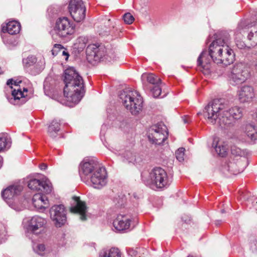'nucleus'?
<instances>
[{
	"label": "nucleus",
	"mask_w": 257,
	"mask_h": 257,
	"mask_svg": "<svg viewBox=\"0 0 257 257\" xmlns=\"http://www.w3.org/2000/svg\"><path fill=\"white\" fill-rule=\"evenodd\" d=\"M228 102L224 99H214L205 107L204 116L212 124L227 127L243 115L242 108L235 106L228 109Z\"/></svg>",
	"instance_id": "1"
},
{
	"label": "nucleus",
	"mask_w": 257,
	"mask_h": 257,
	"mask_svg": "<svg viewBox=\"0 0 257 257\" xmlns=\"http://www.w3.org/2000/svg\"><path fill=\"white\" fill-rule=\"evenodd\" d=\"M63 80L65 84L64 88L65 97L68 101L78 103L85 93L82 77L73 67H70L65 70Z\"/></svg>",
	"instance_id": "2"
},
{
	"label": "nucleus",
	"mask_w": 257,
	"mask_h": 257,
	"mask_svg": "<svg viewBox=\"0 0 257 257\" xmlns=\"http://www.w3.org/2000/svg\"><path fill=\"white\" fill-rule=\"evenodd\" d=\"M229 38L228 34L224 33L222 38L216 39L210 45L208 52L214 63L227 66L233 62L234 55L228 47Z\"/></svg>",
	"instance_id": "3"
},
{
	"label": "nucleus",
	"mask_w": 257,
	"mask_h": 257,
	"mask_svg": "<svg viewBox=\"0 0 257 257\" xmlns=\"http://www.w3.org/2000/svg\"><path fill=\"white\" fill-rule=\"evenodd\" d=\"M119 98L124 107L130 111L132 114L137 115L142 110V98L138 95L137 92L134 91H121Z\"/></svg>",
	"instance_id": "4"
},
{
	"label": "nucleus",
	"mask_w": 257,
	"mask_h": 257,
	"mask_svg": "<svg viewBox=\"0 0 257 257\" xmlns=\"http://www.w3.org/2000/svg\"><path fill=\"white\" fill-rule=\"evenodd\" d=\"M230 83L236 85L244 82L249 76L247 66L242 63L234 64L230 69L228 74Z\"/></svg>",
	"instance_id": "5"
},
{
	"label": "nucleus",
	"mask_w": 257,
	"mask_h": 257,
	"mask_svg": "<svg viewBox=\"0 0 257 257\" xmlns=\"http://www.w3.org/2000/svg\"><path fill=\"white\" fill-rule=\"evenodd\" d=\"M74 26L71 23L68 18H59L56 22L54 28V34L61 38H67L74 34Z\"/></svg>",
	"instance_id": "6"
},
{
	"label": "nucleus",
	"mask_w": 257,
	"mask_h": 257,
	"mask_svg": "<svg viewBox=\"0 0 257 257\" xmlns=\"http://www.w3.org/2000/svg\"><path fill=\"white\" fill-rule=\"evenodd\" d=\"M151 183L157 188H163L169 186L170 181L166 171L161 167L154 168L150 173Z\"/></svg>",
	"instance_id": "7"
},
{
	"label": "nucleus",
	"mask_w": 257,
	"mask_h": 257,
	"mask_svg": "<svg viewBox=\"0 0 257 257\" xmlns=\"http://www.w3.org/2000/svg\"><path fill=\"white\" fill-rule=\"evenodd\" d=\"M86 59L91 64H95L102 58L106 57L107 51L103 45L92 44L89 45L86 49Z\"/></svg>",
	"instance_id": "8"
},
{
	"label": "nucleus",
	"mask_w": 257,
	"mask_h": 257,
	"mask_svg": "<svg viewBox=\"0 0 257 257\" xmlns=\"http://www.w3.org/2000/svg\"><path fill=\"white\" fill-rule=\"evenodd\" d=\"M167 127L162 123L152 125L149 130L148 139L153 144L161 145L167 138Z\"/></svg>",
	"instance_id": "9"
},
{
	"label": "nucleus",
	"mask_w": 257,
	"mask_h": 257,
	"mask_svg": "<svg viewBox=\"0 0 257 257\" xmlns=\"http://www.w3.org/2000/svg\"><path fill=\"white\" fill-rule=\"evenodd\" d=\"M68 10L72 18L77 22H81L85 17L86 8L82 0H71Z\"/></svg>",
	"instance_id": "10"
},
{
	"label": "nucleus",
	"mask_w": 257,
	"mask_h": 257,
	"mask_svg": "<svg viewBox=\"0 0 257 257\" xmlns=\"http://www.w3.org/2000/svg\"><path fill=\"white\" fill-rule=\"evenodd\" d=\"M50 217L55 225L60 227L66 222V210L62 204L55 205L50 209Z\"/></svg>",
	"instance_id": "11"
},
{
	"label": "nucleus",
	"mask_w": 257,
	"mask_h": 257,
	"mask_svg": "<svg viewBox=\"0 0 257 257\" xmlns=\"http://www.w3.org/2000/svg\"><path fill=\"white\" fill-rule=\"evenodd\" d=\"M94 188L101 189L107 183V173L104 167H99L89 178Z\"/></svg>",
	"instance_id": "12"
},
{
	"label": "nucleus",
	"mask_w": 257,
	"mask_h": 257,
	"mask_svg": "<svg viewBox=\"0 0 257 257\" xmlns=\"http://www.w3.org/2000/svg\"><path fill=\"white\" fill-rule=\"evenodd\" d=\"M99 167L93 160L81 162L79 166V174L82 180L85 182H89L91 175Z\"/></svg>",
	"instance_id": "13"
},
{
	"label": "nucleus",
	"mask_w": 257,
	"mask_h": 257,
	"mask_svg": "<svg viewBox=\"0 0 257 257\" xmlns=\"http://www.w3.org/2000/svg\"><path fill=\"white\" fill-rule=\"evenodd\" d=\"M73 203L70 208L71 212L79 214L80 219L82 221L86 220V213L87 207L84 202L82 201L79 197L74 196L73 197Z\"/></svg>",
	"instance_id": "14"
},
{
	"label": "nucleus",
	"mask_w": 257,
	"mask_h": 257,
	"mask_svg": "<svg viewBox=\"0 0 257 257\" xmlns=\"http://www.w3.org/2000/svg\"><path fill=\"white\" fill-rule=\"evenodd\" d=\"M113 225L116 230L123 231L134 228L135 224L129 216L126 215L119 214L113 222Z\"/></svg>",
	"instance_id": "15"
},
{
	"label": "nucleus",
	"mask_w": 257,
	"mask_h": 257,
	"mask_svg": "<svg viewBox=\"0 0 257 257\" xmlns=\"http://www.w3.org/2000/svg\"><path fill=\"white\" fill-rule=\"evenodd\" d=\"M28 186L32 190L41 191L46 194L50 193L52 191V187L48 181L36 179H31L28 182Z\"/></svg>",
	"instance_id": "16"
},
{
	"label": "nucleus",
	"mask_w": 257,
	"mask_h": 257,
	"mask_svg": "<svg viewBox=\"0 0 257 257\" xmlns=\"http://www.w3.org/2000/svg\"><path fill=\"white\" fill-rule=\"evenodd\" d=\"M46 220L38 216H33L30 221L28 230L35 234H39L44 231Z\"/></svg>",
	"instance_id": "17"
},
{
	"label": "nucleus",
	"mask_w": 257,
	"mask_h": 257,
	"mask_svg": "<svg viewBox=\"0 0 257 257\" xmlns=\"http://www.w3.org/2000/svg\"><path fill=\"white\" fill-rule=\"evenodd\" d=\"M212 59V57L209 54L208 51L204 50L200 54L197 60V66L205 71L204 73H208L211 69V65Z\"/></svg>",
	"instance_id": "18"
},
{
	"label": "nucleus",
	"mask_w": 257,
	"mask_h": 257,
	"mask_svg": "<svg viewBox=\"0 0 257 257\" xmlns=\"http://www.w3.org/2000/svg\"><path fill=\"white\" fill-rule=\"evenodd\" d=\"M247 166V160L246 158L234 161L229 162L225 167L224 169L230 173L236 175L242 172Z\"/></svg>",
	"instance_id": "19"
},
{
	"label": "nucleus",
	"mask_w": 257,
	"mask_h": 257,
	"mask_svg": "<svg viewBox=\"0 0 257 257\" xmlns=\"http://www.w3.org/2000/svg\"><path fill=\"white\" fill-rule=\"evenodd\" d=\"M23 190V186L19 184L11 185L2 192L3 198L7 202L19 195Z\"/></svg>",
	"instance_id": "20"
},
{
	"label": "nucleus",
	"mask_w": 257,
	"mask_h": 257,
	"mask_svg": "<svg viewBox=\"0 0 257 257\" xmlns=\"http://www.w3.org/2000/svg\"><path fill=\"white\" fill-rule=\"evenodd\" d=\"M254 96L253 89L250 86H243L238 92V99L240 102H249Z\"/></svg>",
	"instance_id": "21"
},
{
	"label": "nucleus",
	"mask_w": 257,
	"mask_h": 257,
	"mask_svg": "<svg viewBox=\"0 0 257 257\" xmlns=\"http://www.w3.org/2000/svg\"><path fill=\"white\" fill-rule=\"evenodd\" d=\"M34 206L38 210H42L45 209L48 204L47 197L41 193L36 194L32 199Z\"/></svg>",
	"instance_id": "22"
},
{
	"label": "nucleus",
	"mask_w": 257,
	"mask_h": 257,
	"mask_svg": "<svg viewBox=\"0 0 257 257\" xmlns=\"http://www.w3.org/2000/svg\"><path fill=\"white\" fill-rule=\"evenodd\" d=\"M21 29V25L16 21L9 22L6 27L3 26L2 31L3 33H8L10 35H16L19 33Z\"/></svg>",
	"instance_id": "23"
},
{
	"label": "nucleus",
	"mask_w": 257,
	"mask_h": 257,
	"mask_svg": "<svg viewBox=\"0 0 257 257\" xmlns=\"http://www.w3.org/2000/svg\"><path fill=\"white\" fill-rule=\"evenodd\" d=\"M12 95L13 98L10 100V102L14 105H20L26 102L24 99L25 95L22 90L18 88L12 91Z\"/></svg>",
	"instance_id": "24"
},
{
	"label": "nucleus",
	"mask_w": 257,
	"mask_h": 257,
	"mask_svg": "<svg viewBox=\"0 0 257 257\" xmlns=\"http://www.w3.org/2000/svg\"><path fill=\"white\" fill-rule=\"evenodd\" d=\"M60 123L56 120L52 121L51 124L48 126V133L49 136L53 138L57 137V133L60 130Z\"/></svg>",
	"instance_id": "25"
},
{
	"label": "nucleus",
	"mask_w": 257,
	"mask_h": 257,
	"mask_svg": "<svg viewBox=\"0 0 257 257\" xmlns=\"http://www.w3.org/2000/svg\"><path fill=\"white\" fill-rule=\"evenodd\" d=\"M100 257H121L120 252L117 248L112 247L108 250H102L99 254Z\"/></svg>",
	"instance_id": "26"
},
{
	"label": "nucleus",
	"mask_w": 257,
	"mask_h": 257,
	"mask_svg": "<svg viewBox=\"0 0 257 257\" xmlns=\"http://www.w3.org/2000/svg\"><path fill=\"white\" fill-rule=\"evenodd\" d=\"M45 62L44 58H41L34 64L32 69H34L32 73L34 75L39 74L45 67Z\"/></svg>",
	"instance_id": "27"
},
{
	"label": "nucleus",
	"mask_w": 257,
	"mask_h": 257,
	"mask_svg": "<svg viewBox=\"0 0 257 257\" xmlns=\"http://www.w3.org/2000/svg\"><path fill=\"white\" fill-rule=\"evenodd\" d=\"M231 153L232 155L235 156H239L240 157H243L244 158H246L245 156L248 155V152L246 150H242L239 148L234 146L231 147Z\"/></svg>",
	"instance_id": "28"
},
{
	"label": "nucleus",
	"mask_w": 257,
	"mask_h": 257,
	"mask_svg": "<svg viewBox=\"0 0 257 257\" xmlns=\"http://www.w3.org/2000/svg\"><path fill=\"white\" fill-rule=\"evenodd\" d=\"M214 148L216 152L221 157H224L227 154L228 148L225 145H223L218 143L214 146Z\"/></svg>",
	"instance_id": "29"
},
{
	"label": "nucleus",
	"mask_w": 257,
	"mask_h": 257,
	"mask_svg": "<svg viewBox=\"0 0 257 257\" xmlns=\"http://www.w3.org/2000/svg\"><path fill=\"white\" fill-rule=\"evenodd\" d=\"M11 145L10 140L3 137H0V152L5 150L9 149Z\"/></svg>",
	"instance_id": "30"
},
{
	"label": "nucleus",
	"mask_w": 257,
	"mask_h": 257,
	"mask_svg": "<svg viewBox=\"0 0 257 257\" xmlns=\"http://www.w3.org/2000/svg\"><path fill=\"white\" fill-rule=\"evenodd\" d=\"M147 80L148 82L155 85L161 83V79L153 74H148L147 76Z\"/></svg>",
	"instance_id": "31"
},
{
	"label": "nucleus",
	"mask_w": 257,
	"mask_h": 257,
	"mask_svg": "<svg viewBox=\"0 0 257 257\" xmlns=\"http://www.w3.org/2000/svg\"><path fill=\"white\" fill-rule=\"evenodd\" d=\"M34 249L37 253L41 256L45 255L47 252V250L44 244H37Z\"/></svg>",
	"instance_id": "32"
},
{
	"label": "nucleus",
	"mask_w": 257,
	"mask_h": 257,
	"mask_svg": "<svg viewBox=\"0 0 257 257\" xmlns=\"http://www.w3.org/2000/svg\"><path fill=\"white\" fill-rule=\"evenodd\" d=\"M37 58L34 56H30L24 61L26 67H33L37 61Z\"/></svg>",
	"instance_id": "33"
},
{
	"label": "nucleus",
	"mask_w": 257,
	"mask_h": 257,
	"mask_svg": "<svg viewBox=\"0 0 257 257\" xmlns=\"http://www.w3.org/2000/svg\"><path fill=\"white\" fill-rule=\"evenodd\" d=\"M185 149L183 148H180L176 152V157L179 162H182L184 160Z\"/></svg>",
	"instance_id": "34"
},
{
	"label": "nucleus",
	"mask_w": 257,
	"mask_h": 257,
	"mask_svg": "<svg viewBox=\"0 0 257 257\" xmlns=\"http://www.w3.org/2000/svg\"><path fill=\"white\" fill-rule=\"evenodd\" d=\"M124 157L129 163H134L136 161V156L131 152H126Z\"/></svg>",
	"instance_id": "35"
},
{
	"label": "nucleus",
	"mask_w": 257,
	"mask_h": 257,
	"mask_svg": "<svg viewBox=\"0 0 257 257\" xmlns=\"http://www.w3.org/2000/svg\"><path fill=\"white\" fill-rule=\"evenodd\" d=\"M151 91L154 97L157 98L161 95V88L160 86L157 84L153 87V88L151 89Z\"/></svg>",
	"instance_id": "36"
},
{
	"label": "nucleus",
	"mask_w": 257,
	"mask_h": 257,
	"mask_svg": "<svg viewBox=\"0 0 257 257\" xmlns=\"http://www.w3.org/2000/svg\"><path fill=\"white\" fill-rule=\"evenodd\" d=\"M123 20L126 24H131L134 21V17L129 13L125 14L123 16Z\"/></svg>",
	"instance_id": "37"
},
{
	"label": "nucleus",
	"mask_w": 257,
	"mask_h": 257,
	"mask_svg": "<svg viewBox=\"0 0 257 257\" xmlns=\"http://www.w3.org/2000/svg\"><path fill=\"white\" fill-rule=\"evenodd\" d=\"M125 199L123 198H120L118 197L115 198L114 201L115 206L116 207L121 208L124 205Z\"/></svg>",
	"instance_id": "38"
},
{
	"label": "nucleus",
	"mask_w": 257,
	"mask_h": 257,
	"mask_svg": "<svg viewBox=\"0 0 257 257\" xmlns=\"http://www.w3.org/2000/svg\"><path fill=\"white\" fill-rule=\"evenodd\" d=\"M64 47L62 45L60 44H55L54 47L52 50V55L54 56H56L57 55L59 52H60L61 50H63Z\"/></svg>",
	"instance_id": "39"
},
{
	"label": "nucleus",
	"mask_w": 257,
	"mask_h": 257,
	"mask_svg": "<svg viewBox=\"0 0 257 257\" xmlns=\"http://www.w3.org/2000/svg\"><path fill=\"white\" fill-rule=\"evenodd\" d=\"M128 253L131 256L137 257V251L132 248H129L127 250Z\"/></svg>",
	"instance_id": "40"
},
{
	"label": "nucleus",
	"mask_w": 257,
	"mask_h": 257,
	"mask_svg": "<svg viewBox=\"0 0 257 257\" xmlns=\"http://www.w3.org/2000/svg\"><path fill=\"white\" fill-rule=\"evenodd\" d=\"M250 247L253 251L257 252V240L251 243Z\"/></svg>",
	"instance_id": "41"
},
{
	"label": "nucleus",
	"mask_w": 257,
	"mask_h": 257,
	"mask_svg": "<svg viewBox=\"0 0 257 257\" xmlns=\"http://www.w3.org/2000/svg\"><path fill=\"white\" fill-rule=\"evenodd\" d=\"M62 55L66 56V60L68 59V57L69 56L68 52H67L65 50H63L62 51Z\"/></svg>",
	"instance_id": "42"
},
{
	"label": "nucleus",
	"mask_w": 257,
	"mask_h": 257,
	"mask_svg": "<svg viewBox=\"0 0 257 257\" xmlns=\"http://www.w3.org/2000/svg\"><path fill=\"white\" fill-rule=\"evenodd\" d=\"M47 167V165L45 164H42L40 166V168L41 170H45Z\"/></svg>",
	"instance_id": "43"
},
{
	"label": "nucleus",
	"mask_w": 257,
	"mask_h": 257,
	"mask_svg": "<svg viewBox=\"0 0 257 257\" xmlns=\"http://www.w3.org/2000/svg\"><path fill=\"white\" fill-rule=\"evenodd\" d=\"M13 79H9V80L7 81V84L8 85H11V84H13V82H13Z\"/></svg>",
	"instance_id": "44"
},
{
	"label": "nucleus",
	"mask_w": 257,
	"mask_h": 257,
	"mask_svg": "<svg viewBox=\"0 0 257 257\" xmlns=\"http://www.w3.org/2000/svg\"><path fill=\"white\" fill-rule=\"evenodd\" d=\"M132 196H133L134 198H138L137 194L136 193H133Z\"/></svg>",
	"instance_id": "45"
},
{
	"label": "nucleus",
	"mask_w": 257,
	"mask_h": 257,
	"mask_svg": "<svg viewBox=\"0 0 257 257\" xmlns=\"http://www.w3.org/2000/svg\"><path fill=\"white\" fill-rule=\"evenodd\" d=\"M183 121L185 123H188L189 122L187 118H184Z\"/></svg>",
	"instance_id": "46"
},
{
	"label": "nucleus",
	"mask_w": 257,
	"mask_h": 257,
	"mask_svg": "<svg viewBox=\"0 0 257 257\" xmlns=\"http://www.w3.org/2000/svg\"><path fill=\"white\" fill-rule=\"evenodd\" d=\"M236 45H237V47L240 49L242 48V47H243V45H244V44H242V45H241L240 47H239L238 44H236Z\"/></svg>",
	"instance_id": "47"
},
{
	"label": "nucleus",
	"mask_w": 257,
	"mask_h": 257,
	"mask_svg": "<svg viewBox=\"0 0 257 257\" xmlns=\"http://www.w3.org/2000/svg\"><path fill=\"white\" fill-rule=\"evenodd\" d=\"M27 91H28V90H27V88H23V92H27Z\"/></svg>",
	"instance_id": "48"
},
{
	"label": "nucleus",
	"mask_w": 257,
	"mask_h": 257,
	"mask_svg": "<svg viewBox=\"0 0 257 257\" xmlns=\"http://www.w3.org/2000/svg\"><path fill=\"white\" fill-rule=\"evenodd\" d=\"M15 85H18L17 82L16 81H14V83H13Z\"/></svg>",
	"instance_id": "49"
},
{
	"label": "nucleus",
	"mask_w": 257,
	"mask_h": 257,
	"mask_svg": "<svg viewBox=\"0 0 257 257\" xmlns=\"http://www.w3.org/2000/svg\"><path fill=\"white\" fill-rule=\"evenodd\" d=\"M224 212H225V211H224V209H222V210H221V212H222V213H224Z\"/></svg>",
	"instance_id": "50"
},
{
	"label": "nucleus",
	"mask_w": 257,
	"mask_h": 257,
	"mask_svg": "<svg viewBox=\"0 0 257 257\" xmlns=\"http://www.w3.org/2000/svg\"><path fill=\"white\" fill-rule=\"evenodd\" d=\"M2 72L1 71V68L0 67V74H1Z\"/></svg>",
	"instance_id": "51"
},
{
	"label": "nucleus",
	"mask_w": 257,
	"mask_h": 257,
	"mask_svg": "<svg viewBox=\"0 0 257 257\" xmlns=\"http://www.w3.org/2000/svg\"><path fill=\"white\" fill-rule=\"evenodd\" d=\"M197 114H198V115H200V114H201V113H200V112H199V113H197Z\"/></svg>",
	"instance_id": "52"
},
{
	"label": "nucleus",
	"mask_w": 257,
	"mask_h": 257,
	"mask_svg": "<svg viewBox=\"0 0 257 257\" xmlns=\"http://www.w3.org/2000/svg\"><path fill=\"white\" fill-rule=\"evenodd\" d=\"M187 257H193L192 256L189 255Z\"/></svg>",
	"instance_id": "53"
},
{
	"label": "nucleus",
	"mask_w": 257,
	"mask_h": 257,
	"mask_svg": "<svg viewBox=\"0 0 257 257\" xmlns=\"http://www.w3.org/2000/svg\"><path fill=\"white\" fill-rule=\"evenodd\" d=\"M139 257H141V256H139Z\"/></svg>",
	"instance_id": "54"
}]
</instances>
